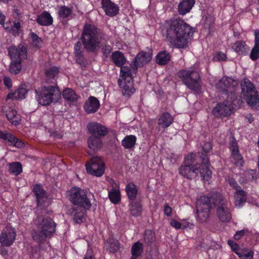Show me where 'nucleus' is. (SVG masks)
<instances>
[{
  "mask_svg": "<svg viewBox=\"0 0 259 259\" xmlns=\"http://www.w3.org/2000/svg\"><path fill=\"white\" fill-rule=\"evenodd\" d=\"M166 41L178 48H184L193 33V28L182 19L167 21L164 25Z\"/></svg>",
  "mask_w": 259,
  "mask_h": 259,
  "instance_id": "nucleus-1",
  "label": "nucleus"
},
{
  "mask_svg": "<svg viewBox=\"0 0 259 259\" xmlns=\"http://www.w3.org/2000/svg\"><path fill=\"white\" fill-rule=\"evenodd\" d=\"M106 34L95 25L85 24L82 29L81 39L88 52H96L101 42L106 41Z\"/></svg>",
  "mask_w": 259,
  "mask_h": 259,
  "instance_id": "nucleus-2",
  "label": "nucleus"
},
{
  "mask_svg": "<svg viewBox=\"0 0 259 259\" xmlns=\"http://www.w3.org/2000/svg\"><path fill=\"white\" fill-rule=\"evenodd\" d=\"M203 156L201 164H197L195 165L185 164L182 165L179 168V174L187 179H191L199 173L204 181H209L211 178V171L209 169L208 158L206 155Z\"/></svg>",
  "mask_w": 259,
  "mask_h": 259,
  "instance_id": "nucleus-3",
  "label": "nucleus"
},
{
  "mask_svg": "<svg viewBox=\"0 0 259 259\" xmlns=\"http://www.w3.org/2000/svg\"><path fill=\"white\" fill-rule=\"evenodd\" d=\"M36 223L38 231L32 235L34 240L38 243H42L48 238L51 237L56 231V224L50 217L37 218Z\"/></svg>",
  "mask_w": 259,
  "mask_h": 259,
  "instance_id": "nucleus-4",
  "label": "nucleus"
},
{
  "mask_svg": "<svg viewBox=\"0 0 259 259\" xmlns=\"http://www.w3.org/2000/svg\"><path fill=\"white\" fill-rule=\"evenodd\" d=\"M35 99L42 106L50 105L60 96V91L55 85L42 86L35 90Z\"/></svg>",
  "mask_w": 259,
  "mask_h": 259,
  "instance_id": "nucleus-5",
  "label": "nucleus"
},
{
  "mask_svg": "<svg viewBox=\"0 0 259 259\" xmlns=\"http://www.w3.org/2000/svg\"><path fill=\"white\" fill-rule=\"evenodd\" d=\"M178 75L184 84L190 90L198 94L201 92V79L198 71L193 68L182 69L178 72Z\"/></svg>",
  "mask_w": 259,
  "mask_h": 259,
  "instance_id": "nucleus-6",
  "label": "nucleus"
},
{
  "mask_svg": "<svg viewBox=\"0 0 259 259\" xmlns=\"http://www.w3.org/2000/svg\"><path fill=\"white\" fill-rule=\"evenodd\" d=\"M242 95L247 104L252 108L259 105L257 92L253 83L247 78H244L241 83Z\"/></svg>",
  "mask_w": 259,
  "mask_h": 259,
  "instance_id": "nucleus-7",
  "label": "nucleus"
},
{
  "mask_svg": "<svg viewBox=\"0 0 259 259\" xmlns=\"http://www.w3.org/2000/svg\"><path fill=\"white\" fill-rule=\"evenodd\" d=\"M213 204L217 206V215L223 222H228L231 219L232 215L228 207V201L221 194H214L212 197Z\"/></svg>",
  "mask_w": 259,
  "mask_h": 259,
  "instance_id": "nucleus-8",
  "label": "nucleus"
},
{
  "mask_svg": "<svg viewBox=\"0 0 259 259\" xmlns=\"http://www.w3.org/2000/svg\"><path fill=\"white\" fill-rule=\"evenodd\" d=\"M216 88L223 94L228 95V98L234 99L235 93L239 87L238 82L232 78L224 76L217 83Z\"/></svg>",
  "mask_w": 259,
  "mask_h": 259,
  "instance_id": "nucleus-9",
  "label": "nucleus"
},
{
  "mask_svg": "<svg viewBox=\"0 0 259 259\" xmlns=\"http://www.w3.org/2000/svg\"><path fill=\"white\" fill-rule=\"evenodd\" d=\"M69 199L75 206L80 205L90 209L91 203L88 199L84 191L79 187H73L69 191Z\"/></svg>",
  "mask_w": 259,
  "mask_h": 259,
  "instance_id": "nucleus-10",
  "label": "nucleus"
},
{
  "mask_svg": "<svg viewBox=\"0 0 259 259\" xmlns=\"http://www.w3.org/2000/svg\"><path fill=\"white\" fill-rule=\"evenodd\" d=\"M87 172L96 177L102 176L105 171V163L101 157H93L85 164Z\"/></svg>",
  "mask_w": 259,
  "mask_h": 259,
  "instance_id": "nucleus-11",
  "label": "nucleus"
},
{
  "mask_svg": "<svg viewBox=\"0 0 259 259\" xmlns=\"http://www.w3.org/2000/svg\"><path fill=\"white\" fill-rule=\"evenodd\" d=\"M230 100L228 98L227 101H225L222 103H220L215 107L213 110V114L217 117H222L229 116L232 112V103L234 99L232 97L230 98Z\"/></svg>",
  "mask_w": 259,
  "mask_h": 259,
  "instance_id": "nucleus-12",
  "label": "nucleus"
},
{
  "mask_svg": "<svg viewBox=\"0 0 259 259\" xmlns=\"http://www.w3.org/2000/svg\"><path fill=\"white\" fill-rule=\"evenodd\" d=\"M8 54L12 61L20 60L26 58V48L23 46L19 45L18 47L12 46L8 49Z\"/></svg>",
  "mask_w": 259,
  "mask_h": 259,
  "instance_id": "nucleus-13",
  "label": "nucleus"
},
{
  "mask_svg": "<svg viewBox=\"0 0 259 259\" xmlns=\"http://www.w3.org/2000/svg\"><path fill=\"white\" fill-rule=\"evenodd\" d=\"M16 233L14 229L6 228L0 235V243L2 246H10L15 240Z\"/></svg>",
  "mask_w": 259,
  "mask_h": 259,
  "instance_id": "nucleus-14",
  "label": "nucleus"
},
{
  "mask_svg": "<svg viewBox=\"0 0 259 259\" xmlns=\"http://www.w3.org/2000/svg\"><path fill=\"white\" fill-rule=\"evenodd\" d=\"M85 209L80 205L74 206L69 209V214L76 224H81L85 220Z\"/></svg>",
  "mask_w": 259,
  "mask_h": 259,
  "instance_id": "nucleus-15",
  "label": "nucleus"
},
{
  "mask_svg": "<svg viewBox=\"0 0 259 259\" xmlns=\"http://www.w3.org/2000/svg\"><path fill=\"white\" fill-rule=\"evenodd\" d=\"M87 128L89 132L93 135L92 136L99 137H104L108 133L106 127L100 123L95 122L89 123L87 125Z\"/></svg>",
  "mask_w": 259,
  "mask_h": 259,
  "instance_id": "nucleus-16",
  "label": "nucleus"
},
{
  "mask_svg": "<svg viewBox=\"0 0 259 259\" xmlns=\"http://www.w3.org/2000/svg\"><path fill=\"white\" fill-rule=\"evenodd\" d=\"M33 191L36 196L38 206L42 208L48 205V199L46 191L40 185H36L34 187Z\"/></svg>",
  "mask_w": 259,
  "mask_h": 259,
  "instance_id": "nucleus-17",
  "label": "nucleus"
},
{
  "mask_svg": "<svg viewBox=\"0 0 259 259\" xmlns=\"http://www.w3.org/2000/svg\"><path fill=\"white\" fill-rule=\"evenodd\" d=\"M118 83L121 89L122 94L124 96L130 97L135 92L133 79L131 78H128V80H122L121 78H119Z\"/></svg>",
  "mask_w": 259,
  "mask_h": 259,
  "instance_id": "nucleus-18",
  "label": "nucleus"
},
{
  "mask_svg": "<svg viewBox=\"0 0 259 259\" xmlns=\"http://www.w3.org/2000/svg\"><path fill=\"white\" fill-rule=\"evenodd\" d=\"M100 106L99 101L94 96H90L85 101L83 108L88 114L94 113L97 111Z\"/></svg>",
  "mask_w": 259,
  "mask_h": 259,
  "instance_id": "nucleus-19",
  "label": "nucleus"
},
{
  "mask_svg": "<svg viewBox=\"0 0 259 259\" xmlns=\"http://www.w3.org/2000/svg\"><path fill=\"white\" fill-rule=\"evenodd\" d=\"M101 4L102 8L107 15L113 17L118 13V6L110 0H102Z\"/></svg>",
  "mask_w": 259,
  "mask_h": 259,
  "instance_id": "nucleus-20",
  "label": "nucleus"
},
{
  "mask_svg": "<svg viewBox=\"0 0 259 259\" xmlns=\"http://www.w3.org/2000/svg\"><path fill=\"white\" fill-rule=\"evenodd\" d=\"M22 20L18 19L15 21L8 20L4 25V29L13 35H19L21 28Z\"/></svg>",
  "mask_w": 259,
  "mask_h": 259,
  "instance_id": "nucleus-21",
  "label": "nucleus"
},
{
  "mask_svg": "<svg viewBox=\"0 0 259 259\" xmlns=\"http://www.w3.org/2000/svg\"><path fill=\"white\" fill-rule=\"evenodd\" d=\"M152 55V51L148 52L142 51L137 54L135 58L136 65L138 67L143 66L145 64L150 61Z\"/></svg>",
  "mask_w": 259,
  "mask_h": 259,
  "instance_id": "nucleus-22",
  "label": "nucleus"
},
{
  "mask_svg": "<svg viewBox=\"0 0 259 259\" xmlns=\"http://www.w3.org/2000/svg\"><path fill=\"white\" fill-rule=\"evenodd\" d=\"M88 145L90 150L96 152L102 149L103 144L101 137L91 136L88 139Z\"/></svg>",
  "mask_w": 259,
  "mask_h": 259,
  "instance_id": "nucleus-23",
  "label": "nucleus"
},
{
  "mask_svg": "<svg viewBox=\"0 0 259 259\" xmlns=\"http://www.w3.org/2000/svg\"><path fill=\"white\" fill-rule=\"evenodd\" d=\"M129 207V211L132 216L138 217L142 214L143 208L140 201H131Z\"/></svg>",
  "mask_w": 259,
  "mask_h": 259,
  "instance_id": "nucleus-24",
  "label": "nucleus"
},
{
  "mask_svg": "<svg viewBox=\"0 0 259 259\" xmlns=\"http://www.w3.org/2000/svg\"><path fill=\"white\" fill-rule=\"evenodd\" d=\"M28 90L24 86H21L14 92L10 93L7 97V99H25L27 94Z\"/></svg>",
  "mask_w": 259,
  "mask_h": 259,
  "instance_id": "nucleus-25",
  "label": "nucleus"
},
{
  "mask_svg": "<svg viewBox=\"0 0 259 259\" xmlns=\"http://www.w3.org/2000/svg\"><path fill=\"white\" fill-rule=\"evenodd\" d=\"M195 0H183L178 6V11L181 15L189 12L195 4Z\"/></svg>",
  "mask_w": 259,
  "mask_h": 259,
  "instance_id": "nucleus-26",
  "label": "nucleus"
},
{
  "mask_svg": "<svg viewBox=\"0 0 259 259\" xmlns=\"http://www.w3.org/2000/svg\"><path fill=\"white\" fill-rule=\"evenodd\" d=\"M37 23L41 26H49L52 24L53 19L51 14L48 12H44L37 17Z\"/></svg>",
  "mask_w": 259,
  "mask_h": 259,
  "instance_id": "nucleus-27",
  "label": "nucleus"
},
{
  "mask_svg": "<svg viewBox=\"0 0 259 259\" xmlns=\"http://www.w3.org/2000/svg\"><path fill=\"white\" fill-rule=\"evenodd\" d=\"M196 208L197 220L200 223L205 222L209 216L210 208H208L207 205L205 206V207H202L201 206H196Z\"/></svg>",
  "mask_w": 259,
  "mask_h": 259,
  "instance_id": "nucleus-28",
  "label": "nucleus"
},
{
  "mask_svg": "<svg viewBox=\"0 0 259 259\" xmlns=\"http://www.w3.org/2000/svg\"><path fill=\"white\" fill-rule=\"evenodd\" d=\"M174 119L171 115L166 112L162 114L158 119V124L162 128H167L173 122Z\"/></svg>",
  "mask_w": 259,
  "mask_h": 259,
  "instance_id": "nucleus-29",
  "label": "nucleus"
},
{
  "mask_svg": "<svg viewBox=\"0 0 259 259\" xmlns=\"http://www.w3.org/2000/svg\"><path fill=\"white\" fill-rule=\"evenodd\" d=\"M254 46L252 48L250 57L251 60L255 61L259 58V30L254 31Z\"/></svg>",
  "mask_w": 259,
  "mask_h": 259,
  "instance_id": "nucleus-30",
  "label": "nucleus"
},
{
  "mask_svg": "<svg viewBox=\"0 0 259 259\" xmlns=\"http://www.w3.org/2000/svg\"><path fill=\"white\" fill-rule=\"evenodd\" d=\"M111 58L113 63L117 67H121L126 61L123 54L119 51L114 52L112 54Z\"/></svg>",
  "mask_w": 259,
  "mask_h": 259,
  "instance_id": "nucleus-31",
  "label": "nucleus"
},
{
  "mask_svg": "<svg viewBox=\"0 0 259 259\" xmlns=\"http://www.w3.org/2000/svg\"><path fill=\"white\" fill-rule=\"evenodd\" d=\"M6 117L12 124L17 125L21 120L20 116L16 110L10 108L6 111Z\"/></svg>",
  "mask_w": 259,
  "mask_h": 259,
  "instance_id": "nucleus-32",
  "label": "nucleus"
},
{
  "mask_svg": "<svg viewBox=\"0 0 259 259\" xmlns=\"http://www.w3.org/2000/svg\"><path fill=\"white\" fill-rule=\"evenodd\" d=\"M234 198L235 205L238 207H242L246 200L245 192L242 190H237L234 194Z\"/></svg>",
  "mask_w": 259,
  "mask_h": 259,
  "instance_id": "nucleus-33",
  "label": "nucleus"
},
{
  "mask_svg": "<svg viewBox=\"0 0 259 259\" xmlns=\"http://www.w3.org/2000/svg\"><path fill=\"white\" fill-rule=\"evenodd\" d=\"M137 141V138L134 135L126 136L121 141L122 146L127 149L134 147Z\"/></svg>",
  "mask_w": 259,
  "mask_h": 259,
  "instance_id": "nucleus-34",
  "label": "nucleus"
},
{
  "mask_svg": "<svg viewBox=\"0 0 259 259\" xmlns=\"http://www.w3.org/2000/svg\"><path fill=\"white\" fill-rule=\"evenodd\" d=\"M170 59V56L167 51H161L156 56V62L159 65H164L168 63Z\"/></svg>",
  "mask_w": 259,
  "mask_h": 259,
  "instance_id": "nucleus-35",
  "label": "nucleus"
},
{
  "mask_svg": "<svg viewBox=\"0 0 259 259\" xmlns=\"http://www.w3.org/2000/svg\"><path fill=\"white\" fill-rule=\"evenodd\" d=\"M232 48L239 55L245 54L249 49L245 42L241 40L236 42Z\"/></svg>",
  "mask_w": 259,
  "mask_h": 259,
  "instance_id": "nucleus-36",
  "label": "nucleus"
},
{
  "mask_svg": "<svg viewBox=\"0 0 259 259\" xmlns=\"http://www.w3.org/2000/svg\"><path fill=\"white\" fill-rule=\"evenodd\" d=\"M219 194L218 193H214L211 195L210 197L207 196H202L200 198V200L197 202V206H201L202 207H205V206H207L208 208H210L211 207V204H213L212 197L214 194Z\"/></svg>",
  "mask_w": 259,
  "mask_h": 259,
  "instance_id": "nucleus-37",
  "label": "nucleus"
},
{
  "mask_svg": "<svg viewBox=\"0 0 259 259\" xmlns=\"http://www.w3.org/2000/svg\"><path fill=\"white\" fill-rule=\"evenodd\" d=\"M143 251V245L142 243L138 241L135 243L132 246L131 252L132 256L131 258L137 259Z\"/></svg>",
  "mask_w": 259,
  "mask_h": 259,
  "instance_id": "nucleus-38",
  "label": "nucleus"
},
{
  "mask_svg": "<svg viewBox=\"0 0 259 259\" xmlns=\"http://www.w3.org/2000/svg\"><path fill=\"white\" fill-rule=\"evenodd\" d=\"M58 13L59 17L62 19H69L71 18L72 10L66 6H61L59 7Z\"/></svg>",
  "mask_w": 259,
  "mask_h": 259,
  "instance_id": "nucleus-39",
  "label": "nucleus"
},
{
  "mask_svg": "<svg viewBox=\"0 0 259 259\" xmlns=\"http://www.w3.org/2000/svg\"><path fill=\"white\" fill-rule=\"evenodd\" d=\"M9 171L15 176H18L22 172V166L19 162H14L9 164Z\"/></svg>",
  "mask_w": 259,
  "mask_h": 259,
  "instance_id": "nucleus-40",
  "label": "nucleus"
},
{
  "mask_svg": "<svg viewBox=\"0 0 259 259\" xmlns=\"http://www.w3.org/2000/svg\"><path fill=\"white\" fill-rule=\"evenodd\" d=\"M126 192L131 201L135 200V199L137 195L138 190L135 184L133 183L128 184L126 187Z\"/></svg>",
  "mask_w": 259,
  "mask_h": 259,
  "instance_id": "nucleus-41",
  "label": "nucleus"
},
{
  "mask_svg": "<svg viewBox=\"0 0 259 259\" xmlns=\"http://www.w3.org/2000/svg\"><path fill=\"white\" fill-rule=\"evenodd\" d=\"M81 43L77 41L74 45V53L77 62L81 64L83 62V57L81 51Z\"/></svg>",
  "mask_w": 259,
  "mask_h": 259,
  "instance_id": "nucleus-42",
  "label": "nucleus"
},
{
  "mask_svg": "<svg viewBox=\"0 0 259 259\" xmlns=\"http://www.w3.org/2000/svg\"><path fill=\"white\" fill-rule=\"evenodd\" d=\"M63 96L65 100L74 102L77 99V96L71 89H66L63 91Z\"/></svg>",
  "mask_w": 259,
  "mask_h": 259,
  "instance_id": "nucleus-43",
  "label": "nucleus"
},
{
  "mask_svg": "<svg viewBox=\"0 0 259 259\" xmlns=\"http://www.w3.org/2000/svg\"><path fill=\"white\" fill-rule=\"evenodd\" d=\"M108 195L110 201L114 204H117L120 201V193L118 189H112Z\"/></svg>",
  "mask_w": 259,
  "mask_h": 259,
  "instance_id": "nucleus-44",
  "label": "nucleus"
},
{
  "mask_svg": "<svg viewBox=\"0 0 259 259\" xmlns=\"http://www.w3.org/2000/svg\"><path fill=\"white\" fill-rule=\"evenodd\" d=\"M0 138L7 142L9 145H13L16 140V137L7 132H3L0 130Z\"/></svg>",
  "mask_w": 259,
  "mask_h": 259,
  "instance_id": "nucleus-45",
  "label": "nucleus"
},
{
  "mask_svg": "<svg viewBox=\"0 0 259 259\" xmlns=\"http://www.w3.org/2000/svg\"><path fill=\"white\" fill-rule=\"evenodd\" d=\"M22 68L21 61L20 60L12 61L9 67V71L12 74L19 73Z\"/></svg>",
  "mask_w": 259,
  "mask_h": 259,
  "instance_id": "nucleus-46",
  "label": "nucleus"
},
{
  "mask_svg": "<svg viewBox=\"0 0 259 259\" xmlns=\"http://www.w3.org/2000/svg\"><path fill=\"white\" fill-rule=\"evenodd\" d=\"M119 78H121L122 80H128V78L133 79L131 70L129 67L123 66L120 67V75Z\"/></svg>",
  "mask_w": 259,
  "mask_h": 259,
  "instance_id": "nucleus-47",
  "label": "nucleus"
},
{
  "mask_svg": "<svg viewBox=\"0 0 259 259\" xmlns=\"http://www.w3.org/2000/svg\"><path fill=\"white\" fill-rule=\"evenodd\" d=\"M253 251L246 249H243L239 253H237L240 259H253Z\"/></svg>",
  "mask_w": 259,
  "mask_h": 259,
  "instance_id": "nucleus-48",
  "label": "nucleus"
},
{
  "mask_svg": "<svg viewBox=\"0 0 259 259\" xmlns=\"http://www.w3.org/2000/svg\"><path fill=\"white\" fill-rule=\"evenodd\" d=\"M59 71V68L57 67L54 66L46 69L45 73L48 79H53L54 80L55 77L58 74Z\"/></svg>",
  "mask_w": 259,
  "mask_h": 259,
  "instance_id": "nucleus-49",
  "label": "nucleus"
},
{
  "mask_svg": "<svg viewBox=\"0 0 259 259\" xmlns=\"http://www.w3.org/2000/svg\"><path fill=\"white\" fill-rule=\"evenodd\" d=\"M231 156L234 160V164L237 166H242L243 164V157L239 153V151L237 152L231 153Z\"/></svg>",
  "mask_w": 259,
  "mask_h": 259,
  "instance_id": "nucleus-50",
  "label": "nucleus"
},
{
  "mask_svg": "<svg viewBox=\"0 0 259 259\" xmlns=\"http://www.w3.org/2000/svg\"><path fill=\"white\" fill-rule=\"evenodd\" d=\"M144 240L147 244L151 243L154 240V234L151 230H146L144 235Z\"/></svg>",
  "mask_w": 259,
  "mask_h": 259,
  "instance_id": "nucleus-51",
  "label": "nucleus"
},
{
  "mask_svg": "<svg viewBox=\"0 0 259 259\" xmlns=\"http://www.w3.org/2000/svg\"><path fill=\"white\" fill-rule=\"evenodd\" d=\"M30 36L32 39V43L34 46L38 47L40 45L42 41L41 39L36 33L31 32L30 34Z\"/></svg>",
  "mask_w": 259,
  "mask_h": 259,
  "instance_id": "nucleus-52",
  "label": "nucleus"
},
{
  "mask_svg": "<svg viewBox=\"0 0 259 259\" xmlns=\"http://www.w3.org/2000/svg\"><path fill=\"white\" fill-rule=\"evenodd\" d=\"M230 149L231 151V153L237 152H238L239 151L237 141L234 138H232L230 139Z\"/></svg>",
  "mask_w": 259,
  "mask_h": 259,
  "instance_id": "nucleus-53",
  "label": "nucleus"
},
{
  "mask_svg": "<svg viewBox=\"0 0 259 259\" xmlns=\"http://www.w3.org/2000/svg\"><path fill=\"white\" fill-rule=\"evenodd\" d=\"M195 154L193 153H190L185 158V163L186 164L193 165L195 159Z\"/></svg>",
  "mask_w": 259,
  "mask_h": 259,
  "instance_id": "nucleus-54",
  "label": "nucleus"
},
{
  "mask_svg": "<svg viewBox=\"0 0 259 259\" xmlns=\"http://www.w3.org/2000/svg\"><path fill=\"white\" fill-rule=\"evenodd\" d=\"M112 50L111 46L104 44L102 46V52L104 56L107 57Z\"/></svg>",
  "mask_w": 259,
  "mask_h": 259,
  "instance_id": "nucleus-55",
  "label": "nucleus"
},
{
  "mask_svg": "<svg viewBox=\"0 0 259 259\" xmlns=\"http://www.w3.org/2000/svg\"><path fill=\"white\" fill-rule=\"evenodd\" d=\"M248 233V231L247 229H243L240 231H238L234 235V238L236 240H239Z\"/></svg>",
  "mask_w": 259,
  "mask_h": 259,
  "instance_id": "nucleus-56",
  "label": "nucleus"
},
{
  "mask_svg": "<svg viewBox=\"0 0 259 259\" xmlns=\"http://www.w3.org/2000/svg\"><path fill=\"white\" fill-rule=\"evenodd\" d=\"M228 244L229 245V246L231 247V249L233 251H234L237 254V253H239V247L238 244L234 242L232 240H228Z\"/></svg>",
  "mask_w": 259,
  "mask_h": 259,
  "instance_id": "nucleus-57",
  "label": "nucleus"
},
{
  "mask_svg": "<svg viewBox=\"0 0 259 259\" xmlns=\"http://www.w3.org/2000/svg\"><path fill=\"white\" fill-rule=\"evenodd\" d=\"M226 55L224 53L219 52L215 56L214 59L217 61H224L226 60Z\"/></svg>",
  "mask_w": 259,
  "mask_h": 259,
  "instance_id": "nucleus-58",
  "label": "nucleus"
},
{
  "mask_svg": "<svg viewBox=\"0 0 259 259\" xmlns=\"http://www.w3.org/2000/svg\"><path fill=\"white\" fill-rule=\"evenodd\" d=\"M212 149V145L210 142H206L204 144L202 149L204 152L207 153L210 151Z\"/></svg>",
  "mask_w": 259,
  "mask_h": 259,
  "instance_id": "nucleus-59",
  "label": "nucleus"
},
{
  "mask_svg": "<svg viewBox=\"0 0 259 259\" xmlns=\"http://www.w3.org/2000/svg\"><path fill=\"white\" fill-rule=\"evenodd\" d=\"M170 225L173 228L176 229H179L182 227V224L181 223L177 221L174 219H171L170 222Z\"/></svg>",
  "mask_w": 259,
  "mask_h": 259,
  "instance_id": "nucleus-60",
  "label": "nucleus"
},
{
  "mask_svg": "<svg viewBox=\"0 0 259 259\" xmlns=\"http://www.w3.org/2000/svg\"><path fill=\"white\" fill-rule=\"evenodd\" d=\"M164 214L167 217H170L172 213V208L171 207L168 206L167 204H165L164 206Z\"/></svg>",
  "mask_w": 259,
  "mask_h": 259,
  "instance_id": "nucleus-61",
  "label": "nucleus"
},
{
  "mask_svg": "<svg viewBox=\"0 0 259 259\" xmlns=\"http://www.w3.org/2000/svg\"><path fill=\"white\" fill-rule=\"evenodd\" d=\"M4 83L5 85L8 88H10L12 87V80L8 77H5L4 79Z\"/></svg>",
  "mask_w": 259,
  "mask_h": 259,
  "instance_id": "nucleus-62",
  "label": "nucleus"
},
{
  "mask_svg": "<svg viewBox=\"0 0 259 259\" xmlns=\"http://www.w3.org/2000/svg\"><path fill=\"white\" fill-rule=\"evenodd\" d=\"M13 146L20 148L24 146V143L22 140L16 138V140H15V143Z\"/></svg>",
  "mask_w": 259,
  "mask_h": 259,
  "instance_id": "nucleus-63",
  "label": "nucleus"
},
{
  "mask_svg": "<svg viewBox=\"0 0 259 259\" xmlns=\"http://www.w3.org/2000/svg\"><path fill=\"white\" fill-rule=\"evenodd\" d=\"M229 183L230 184V185L233 187H234V188L236 189L237 190V188L238 187H239L238 185V184L236 182V181L233 179H229Z\"/></svg>",
  "mask_w": 259,
  "mask_h": 259,
  "instance_id": "nucleus-64",
  "label": "nucleus"
}]
</instances>
